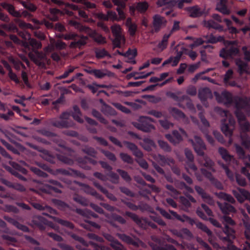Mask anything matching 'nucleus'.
Returning a JSON list of instances; mask_svg holds the SVG:
<instances>
[{"mask_svg": "<svg viewBox=\"0 0 250 250\" xmlns=\"http://www.w3.org/2000/svg\"><path fill=\"white\" fill-rule=\"evenodd\" d=\"M216 196L220 199L223 200L231 204H235L236 202L234 198L230 194L224 192L216 193Z\"/></svg>", "mask_w": 250, "mask_h": 250, "instance_id": "473e14b6", "label": "nucleus"}, {"mask_svg": "<svg viewBox=\"0 0 250 250\" xmlns=\"http://www.w3.org/2000/svg\"><path fill=\"white\" fill-rule=\"evenodd\" d=\"M110 246L114 250H126L125 247L118 240L115 241L113 243H110Z\"/></svg>", "mask_w": 250, "mask_h": 250, "instance_id": "774afa93", "label": "nucleus"}, {"mask_svg": "<svg viewBox=\"0 0 250 250\" xmlns=\"http://www.w3.org/2000/svg\"><path fill=\"white\" fill-rule=\"evenodd\" d=\"M170 37V35L165 34L164 35L162 41L158 43L157 47L160 51H162L165 49L167 45L168 40Z\"/></svg>", "mask_w": 250, "mask_h": 250, "instance_id": "8fccbe9b", "label": "nucleus"}, {"mask_svg": "<svg viewBox=\"0 0 250 250\" xmlns=\"http://www.w3.org/2000/svg\"><path fill=\"white\" fill-rule=\"evenodd\" d=\"M179 46V45L178 44L175 47V49H176V55L175 57H174V60H173V63L171 64L172 66H176V65H177L182 56L184 54L183 51H182L181 49H180V51L178 50L177 48Z\"/></svg>", "mask_w": 250, "mask_h": 250, "instance_id": "052dcab7", "label": "nucleus"}, {"mask_svg": "<svg viewBox=\"0 0 250 250\" xmlns=\"http://www.w3.org/2000/svg\"><path fill=\"white\" fill-rule=\"evenodd\" d=\"M123 143L136 157L138 158L143 157V153L135 144L126 141H124Z\"/></svg>", "mask_w": 250, "mask_h": 250, "instance_id": "412c9836", "label": "nucleus"}, {"mask_svg": "<svg viewBox=\"0 0 250 250\" xmlns=\"http://www.w3.org/2000/svg\"><path fill=\"white\" fill-rule=\"evenodd\" d=\"M234 227L226 226L223 229V232L230 238H235V230Z\"/></svg>", "mask_w": 250, "mask_h": 250, "instance_id": "603ef678", "label": "nucleus"}, {"mask_svg": "<svg viewBox=\"0 0 250 250\" xmlns=\"http://www.w3.org/2000/svg\"><path fill=\"white\" fill-rule=\"evenodd\" d=\"M29 43L30 46L32 48V50H38L41 49L42 47V43L40 41H38L35 39L30 38L28 39Z\"/></svg>", "mask_w": 250, "mask_h": 250, "instance_id": "09e8293b", "label": "nucleus"}, {"mask_svg": "<svg viewBox=\"0 0 250 250\" xmlns=\"http://www.w3.org/2000/svg\"><path fill=\"white\" fill-rule=\"evenodd\" d=\"M121 160L125 163L132 164L134 162L133 158L127 153L121 152L119 154Z\"/></svg>", "mask_w": 250, "mask_h": 250, "instance_id": "bf43d9fd", "label": "nucleus"}, {"mask_svg": "<svg viewBox=\"0 0 250 250\" xmlns=\"http://www.w3.org/2000/svg\"><path fill=\"white\" fill-rule=\"evenodd\" d=\"M246 220L243 221L244 232L243 234L246 240L245 243L250 248V219L248 214L245 215Z\"/></svg>", "mask_w": 250, "mask_h": 250, "instance_id": "a211bd4d", "label": "nucleus"}, {"mask_svg": "<svg viewBox=\"0 0 250 250\" xmlns=\"http://www.w3.org/2000/svg\"><path fill=\"white\" fill-rule=\"evenodd\" d=\"M168 110L169 113L176 120H182L186 124H189V120L188 118L182 110L174 107H170Z\"/></svg>", "mask_w": 250, "mask_h": 250, "instance_id": "4468645a", "label": "nucleus"}, {"mask_svg": "<svg viewBox=\"0 0 250 250\" xmlns=\"http://www.w3.org/2000/svg\"><path fill=\"white\" fill-rule=\"evenodd\" d=\"M82 151L84 153L93 158H96L97 154V151L95 150V149L94 147L89 146H84L82 148Z\"/></svg>", "mask_w": 250, "mask_h": 250, "instance_id": "49530a36", "label": "nucleus"}, {"mask_svg": "<svg viewBox=\"0 0 250 250\" xmlns=\"http://www.w3.org/2000/svg\"><path fill=\"white\" fill-rule=\"evenodd\" d=\"M116 235L122 241L126 243L129 245H132L133 246L138 247L139 246V243L141 241L139 239H136V241L132 239L129 236H128L124 233H117Z\"/></svg>", "mask_w": 250, "mask_h": 250, "instance_id": "393cba45", "label": "nucleus"}, {"mask_svg": "<svg viewBox=\"0 0 250 250\" xmlns=\"http://www.w3.org/2000/svg\"><path fill=\"white\" fill-rule=\"evenodd\" d=\"M218 153L221 156V158L226 162H230L235 159L234 156L229 154L228 151L223 147L218 148Z\"/></svg>", "mask_w": 250, "mask_h": 250, "instance_id": "c756f323", "label": "nucleus"}, {"mask_svg": "<svg viewBox=\"0 0 250 250\" xmlns=\"http://www.w3.org/2000/svg\"><path fill=\"white\" fill-rule=\"evenodd\" d=\"M21 4H22L25 8L32 12H35L37 9L35 5L29 2L22 1L21 2Z\"/></svg>", "mask_w": 250, "mask_h": 250, "instance_id": "69168bd1", "label": "nucleus"}, {"mask_svg": "<svg viewBox=\"0 0 250 250\" xmlns=\"http://www.w3.org/2000/svg\"><path fill=\"white\" fill-rule=\"evenodd\" d=\"M0 6L6 10L13 17L16 18H21V13L19 11H16L15 7L12 4L6 2H1Z\"/></svg>", "mask_w": 250, "mask_h": 250, "instance_id": "bb28decb", "label": "nucleus"}, {"mask_svg": "<svg viewBox=\"0 0 250 250\" xmlns=\"http://www.w3.org/2000/svg\"><path fill=\"white\" fill-rule=\"evenodd\" d=\"M125 215L130 218L140 228L144 229L147 228L148 220L146 218H140L136 214L128 211L125 212Z\"/></svg>", "mask_w": 250, "mask_h": 250, "instance_id": "dca6fc26", "label": "nucleus"}, {"mask_svg": "<svg viewBox=\"0 0 250 250\" xmlns=\"http://www.w3.org/2000/svg\"><path fill=\"white\" fill-rule=\"evenodd\" d=\"M235 115L240 127V134L250 132V123L248 121L244 113L241 111H235Z\"/></svg>", "mask_w": 250, "mask_h": 250, "instance_id": "39448f33", "label": "nucleus"}, {"mask_svg": "<svg viewBox=\"0 0 250 250\" xmlns=\"http://www.w3.org/2000/svg\"><path fill=\"white\" fill-rule=\"evenodd\" d=\"M234 147L238 159L242 160L246 167L250 168V155L246 154L244 148L239 145L235 144Z\"/></svg>", "mask_w": 250, "mask_h": 250, "instance_id": "9b49d317", "label": "nucleus"}, {"mask_svg": "<svg viewBox=\"0 0 250 250\" xmlns=\"http://www.w3.org/2000/svg\"><path fill=\"white\" fill-rule=\"evenodd\" d=\"M154 120L147 116H140L136 122H132V125L138 129L145 132H149L155 129V126L151 124Z\"/></svg>", "mask_w": 250, "mask_h": 250, "instance_id": "7ed1b4c3", "label": "nucleus"}, {"mask_svg": "<svg viewBox=\"0 0 250 250\" xmlns=\"http://www.w3.org/2000/svg\"><path fill=\"white\" fill-rule=\"evenodd\" d=\"M217 204L222 213L225 215H228L231 213H235L237 212V210L231 205V204L226 202L222 203L219 202Z\"/></svg>", "mask_w": 250, "mask_h": 250, "instance_id": "aec40b11", "label": "nucleus"}, {"mask_svg": "<svg viewBox=\"0 0 250 250\" xmlns=\"http://www.w3.org/2000/svg\"><path fill=\"white\" fill-rule=\"evenodd\" d=\"M88 38H90L92 40L97 44L102 45L106 43V39L102 34L97 32L96 30L91 29L88 35L86 36Z\"/></svg>", "mask_w": 250, "mask_h": 250, "instance_id": "f3484780", "label": "nucleus"}, {"mask_svg": "<svg viewBox=\"0 0 250 250\" xmlns=\"http://www.w3.org/2000/svg\"><path fill=\"white\" fill-rule=\"evenodd\" d=\"M46 219L44 217L39 216H33L31 220L30 223L28 225L32 228H38L41 230H44L45 229Z\"/></svg>", "mask_w": 250, "mask_h": 250, "instance_id": "2eb2a0df", "label": "nucleus"}, {"mask_svg": "<svg viewBox=\"0 0 250 250\" xmlns=\"http://www.w3.org/2000/svg\"><path fill=\"white\" fill-rule=\"evenodd\" d=\"M73 199L76 203L80 204L81 205L86 207L88 205V201L85 197L79 195L78 194H74L73 196Z\"/></svg>", "mask_w": 250, "mask_h": 250, "instance_id": "c03bdc74", "label": "nucleus"}, {"mask_svg": "<svg viewBox=\"0 0 250 250\" xmlns=\"http://www.w3.org/2000/svg\"><path fill=\"white\" fill-rule=\"evenodd\" d=\"M235 177L237 184L242 187L247 185V182L245 178L238 173L235 174Z\"/></svg>", "mask_w": 250, "mask_h": 250, "instance_id": "13d9d810", "label": "nucleus"}, {"mask_svg": "<svg viewBox=\"0 0 250 250\" xmlns=\"http://www.w3.org/2000/svg\"><path fill=\"white\" fill-rule=\"evenodd\" d=\"M52 174L54 175L62 174L65 176L75 175L81 177H83L84 176L83 174L80 171L70 168L68 169L63 168L57 169L52 173Z\"/></svg>", "mask_w": 250, "mask_h": 250, "instance_id": "6ab92c4d", "label": "nucleus"}, {"mask_svg": "<svg viewBox=\"0 0 250 250\" xmlns=\"http://www.w3.org/2000/svg\"><path fill=\"white\" fill-rule=\"evenodd\" d=\"M148 3L146 2H140L137 4L135 9L141 13L145 12L148 8Z\"/></svg>", "mask_w": 250, "mask_h": 250, "instance_id": "e2e57ef3", "label": "nucleus"}, {"mask_svg": "<svg viewBox=\"0 0 250 250\" xmlns=\"http://www.w3.org/2000/svg\"><path fill=\"white\" fill-rule=\"evenodd\" d=\"M235 64L238 68V71L240 75L245 73L250 75V70L247 63L240 59H237L235 60Z\"/></svg>", "mask_w": 250, "mask_h": 250, "instance_id": "a878e982", "label": "nucleus"}, {"mask_svg": "<svg viewBox=\"0 0 250 250\" xmlns=\"http://www.w3.org/2000/svg\"><path fill=\"white\" fill-rule=\"evenodd\" d=\"M185 10L188 12L190 17L193 18L200 17L204 14V11L198 5L186 7Z\"/></svg>", "mask_w": 250, "mask_h": 250, "instance_id": "4be33fe9", "label": "nucleus"}, {"mask_svg": "<svg viewBox=\"0 0 250 250\" xmlns=\"http://www.w3.org/2000/svg\"><path fill=\"white\" fill-rule=\"evenodd\" d=\"M220 114L222 116L228 119V123H225L226 120L225 119L224 122L222 124L221 131L226 137H232L235 129L234 119L229 114L228 111L221 110Z\"/></svg>", "mask_w": 250, "mask_h": 250, "instance_id": "f03ea898", "label": "nucleus"}, {"mask_svg": "<svg viewBox=\"0 0 250 250\" xmlns=\"http://www.w3.org/2000/svg\"><path fill=\"white\" fill-rule=\"evenodd\" d=\"M2 156L4 157H5V158H6L9 160V164L11 166H12L13 167H14L16 169H18L20 171L22 172L23 174H27V171L25 168L21 167L19 165H18V164H17L15 162H11V160L12 159V158L6 151L4 154H3Z\"/></svg>", "mask_w": 250, "mask_h": 250, "instance_id": "c9c22d12", "label": "nucleus"}, {"mask_svg": "<svg viewBox=\"0 0 250 250\" xmlns=\"http://www.w3.org/2000/svg\"><path fill=\"white\" fill-rule=\"evenodd\" d=\"M76 161L81 167L86 169H90V167L87 166L88 163H91L93 165L97 163L96 161L87 156L78 157L76 159Z\"/></svg>", "mask_w": 250, "mask_h": 250, "instance_id": "5701e85b", "label": "nucleus"}, {"mask_svg": "<svg viewBox=\"0 0 250 250\" xmlns=\"http://www.w3.org/2000/svg\"><path fill=\"white\" fill-rule=\"evenodd\" d=\"M196 226L197 228L202 230L206 233L208 236H212V232L208 228V227L200 222H196Z\"/></svg>", "mask_w": 250, "mask_h": 250, "instance_id": "6e6d98bb", "label": "nucleus"}, {"mask_svg": "<svg viewBox=\"0 0 250 250\" xmlns=\"http://www.w3.org/2000/svg\"><path fill=\"white\" fill-rule=\"evenodd\" d=\"M95 57L98 59H100L104 58L105 56H107L109 58H111V55L104 48L99 49L95 48L94 50Z\"/></svg>", "mask_w": 250, "mask_h": 250, "instance_id": "de8ad7c7", "label": "nucleus"}, {"mask_svg": "<svg viewBox=\"0 0 250 250\" xmlns=\"http://www.w3.org/2000/svg\"><path fill=\"white\" fill-rule=\"evenodd\" d=\"M74 112L72 114V116L74 120L77 122L83 124L84 122L82 118V113L80 108L77 105H74L73 107Z\"/></svg>", "mask_w": 250, "mask_h": 250, "instance_id": "f704fd0d", "label": "nucleus"}, {"mask_svg": "<svg viewBox=\"0 0 250 250\" xmlns=\"http://www.w3.org/2000/svg\"><path fill=\"white\" fill-rule=\"evenodd\" d=\"M3 218L5 220L14 226L18 229L25 232H29L30 231L29 229L27 226L21 224L15 219L6 215L4 216Z\"/></svg>", "mask_w": 250, "mask_h": 250, "instance_id": "b1692460", "label": "nucleus"}, {"mask_svg": "<svg viewBox=\"0 0 250 250\" xmlns=\"http://www.w3.org/2000/svg\"><path fill=\"white\" fill-rule=\"evenodd\" d=\"M181 94V92L178 91L177 92V93H175L172 92H167L166 93V95L167 97H169L170 98H172L173 100H174L178 102H182L184 101L185 100H188L189 97L187 95H183L182 96L181 98H179V97L178 96V95H180Z\"/></svg>", "mask_w": 250, "mask_h": 250, "instance_id": "37998d69", "label": "nucleus"}, {"mask_svg": "<svg viewBox=\"0 0 250 250\" xmlns=\"http://www.w3.org/2000/svg\"><path fill=\"white\" fill-rule=\"evenodd\" d=\"M214 96L218 102L228 105L233 103V98L232 94L226 91H223L221 94L214 92Z\"/></svg>", "mask_w": 250, "mask_h": 250, "instance_id": "f8f14e48", "label": "nucleus"}, {"mask_svg": "<svg viewBox=\"0 0 250 250\" xmlns=\"http://www.w3.org/2000/svg\"><path fill=\"white\" fill-rule=\"evenodd\" d=\"M233 103L236 108V111H240V110L242 109L250 107V97H235L233 98Z\"/></svg>", "mask_w": 250, "mask_h": 250, "instance_id": "ddd939ff", "label": "nucleus"}, {"mask_svg": "<svg viewBox=\"0 0 250 250\" xmlns=\"http://www.w3.org/2000/svg\"><path fill=\"white\" fill-rule=\"evenodd\" d=\"M52 202L59 209L64 210L69 208L68 205L62 200L57 199H53L52 200Z\"/></svg>", "mask_w": 250, "mask_h": 250, "instance_id": "864d4df0", "label": "nucleus"}, {"mask_svg": "<svg viewBox=\"0 0 250 250\" xmlns=\"http://www.w3.org/2000/svg\"><path fill=\"white\" fill-rule=\"evenodd\" d=\"M222 222L224 226L235 227L236 223L230 217L224 215L221 217Z\"/></svg>", "mask_w": 250, "mask_h": 250, "instance_id": "3c124183", "label": "nucleus"}, {"mask_svg": "<svg viewBox=\"0 0 250 250\" xmlns=\"http://www.w3.org/2000/svg\"><path fill=\"white\" fill-rule=\"evenodd\" d=\"M28 57L35 64L42 67L45 66L44 62L47 60L46 54L45 53L38 50H34L33 53L29 52Z\"/></svg>", "mask_w": 250, "mask_h": 250, "instance_id": "20e7f679", "label": "nucleus"}, {"mask_svg": "<svg viewBox=\"0 0 250 250\" xmlns=\"http://www.w3.org/2000/svg\"><path fill=\"white\" fill-rule=\"evenodd\" d=\"M70 113L68 112H62L59 116L61 121L54 120L52 121V125L58 128H68L71 125L67 121L70 117Z\"/></svg>", "mask_w": 250, "mask_h": 250, "instance_id": "6e6552de", "label": "nucleus"}, {"mask_svg": "<svg viewBox=\"0 0 250 250\" xmlns=\"http://www.w3.org/2000/svg\"><path fill=\"white\" fill-rule=\"evenodd\" d=\"M39 190L41 192L46 194H51L52 191H54L57 193H62V191L60 189L48 184L43 185L42 187L39 188Z\"/></svg>", "mask_w": 250, "mask_h": 250, "instance_id": "7c9ffc66", "label": "nucleus"}, {"mask_svg": "<svg viewBox=\"0 0 250 250\" xmlns=\"http://www.w3.org/2000/svg\"><path fill=\"white\" fill-rule=\"evenodd\" d=\"M232 193L240 204L243 203L246 200L250 201V192L245 188H238L237 190H232Z\"/></svg>", "mask_w": 250, "mask_h": 250, "instance_id": "1a4fd4ad", "label": "nucleus"}, {"mask_svg": "<svg viewBox=\"0 0 250 250\" xmlns=\"http://www.w3.org/2000/svg\"><path fill=\"white\" fill-rule=\"evenodd\" d=\"M204 26L208 29L213 28L218 30L220 31H223V26L218 24L212 20L203 21Z\"/></svg>", "mask_w": 250, "mask_h": 250, "instance_id": "72a5a7b5", "label": "nucleus"}, {"mask_svg": "<svg viewBox=\"0 0 250 250\" xmlns=\"http://www.w3.org/2000/svg\"><path fill=\"white\" fill-rule=\"evenodd\" d=\"M91 114L92 116L96 118L101 123L104 125L108 124V122L106 120L102 115V114L95 109H92L91 110Z\"/></svg>", "mask_w": 250, "mask_h": 250, "instance_id": "a18cd8bd", "label": "nucleus"}, {"mask_svg": "<svg viewBox=\"0 0 250 250\" xmlns=\"http://www.w3.org/2000/svg\"><path fill=\"white\" fill-rule=\"evenodd\" d=\"M198 156H200L197 159V162L201 166L210 169L213 172H216V170L214 168L215 162L208 155L204 152L203 155Z\"/></svg>", "mask_w": 250, "mask_h": 250, "instance_id": "0eeeda50", "label": "nucleus"}, {"mask_svg": "<svg viewBox=\"0 0 250 250\" xmlns=\"http://www.w3.org/2000/svg\"><path fill=\"white\" fill-rule=\"evenodd\" d=\"M152 22L153 29L155 32H158L162 28L166 27L167 21L165 17L158 14H156L152 18Z\"/></svg>", "mask_w": 250, "mask_h": 250, "instance_id": "9d476101", "label": "nucleus"}, {"mask_svg": "<svg viewBox=\"0 0 250 250\" xmlns=\"http://www.w3.org/2000/svg\"><path fill=\"white\" fill-rule=\"evenodd\" d=\"M43 214L63 226L66 227L70 229H74V225L71 222L50 215L46 213H43Z\"/></svg>", "mask_w": 250, "mask_h": 250, "instance_id": "c85d7f7f", "label": "nucleus"}, {"mask_svg": "<svg viewBox=\"0 0 250 250\" xmlns=\"http://www.w3.org/2000/svg\"><path fill=\"white\" fill-rule=\"evenodd\" d=\"M30 169L34 174H35L36 175H37L40 177H43V178H46L48 176L46 173L41 170L40 169H39L37 167H30Z\"/></svg>", "mask_w": 250, "mask_h": 250, "instance_id": "0e129e2a", "label": "nucleus"}, {"mask_svg": "<svg viewBox=\"0 0 250 250\" xmlns=\"http://www.w3.org/2000/svg\"><path fill=\"white\" fill-rule=\"evenodd\" d=\"M201 173L207 178L210 183L215 180L216 178L212 175L211 172L204 168H201Z\"/></svg>", "mask_w": 250, "mask_h": 250, "instance_id": "338daca9", "label": "nucleus"}, {"mask_svg": "<svg viewBox=\"0 0 250 250\" xmlns=\"http://www.w3.org/2000/svg\"><path fill=\"white\" fill-rule=\"evenodd\" d=\"M152 72H148L146 74H145L144 72L138 73L136 72H132L126 76L127 79L129 80L132 77H134L135 80L140 79H144L150 76Z\"/></svg>", "mask_w": 250, "mask_h": 250, "instance_id": "58836bf2", "label": "nucleus"}, {"mask_svg": "<svg viewBox=\"0 0 250 250\" xmlns=\"http://www.w3.org/2000/svg\"><path fill=\"white\" fill-rule=\"evenodd\" d=\"M211 94L209 88L208 87L201 88L198 90V97L201 101H205Z\"/></svg>", "mask_w": 250, "mask_h": 250, "instance_id": "4c0bfd02", "label": "nucleus"}, {"mask_svg": "<svg viewBox=\"0 0 250 250\" xmlns=\"http://www.w3.org/2000/svg\"><path fill=\"white\" fill-rule=\"evenodd\" d=\"M169 212L176 219H177L178 220H179L181 222H184L185 221H188L191 225H193L194 224H196V223L193 219L188 216L186 215H183L182 216H181L179 215V214H178L177 213V212H176L175 211H174L173 210H169Z\"/></svg>", "mask_w": 250, "mask_h": 250, "instance_id": "2f4dec72", "label": "nucleus"}, {"mask_svg": "<svg viewBox=\"0 0 250 250\" xmlns=\"http://www.w3.org/2000/svg\"><path fill=\"white\" fill-rule=\"evenodd\" d=\"M159 146L164 151L170 152L172 150L170 146L166 141L162 140H159L157 141Z\"/></svg>", "mask_w": 250, "mask_h": 250, "instance_id": "5fc2aeb1", "label": "nucleus"}, {"mask_svg": "<svg viewBox=\"0 0 250 250\" xmlns=\"http://www.w3.org/2000/svg\"><path fill=\"white\" fill-rule=\"evenodd\" d=\"M1 238L8 245L17 246V244L18 243V240L15 237L7 234L2 235Z\"/></svg>", "mask_w": 250, "mask_h": 250, "instance_id": "79ce46f5", "label": "nucleus"}, {"mask_svg": "<svg viewBox=\"0 0 250 250\" xmlns=\"http://www.w3.org/2000/svg\"><path fill=\"white\" fill-rule=\"evenodd\" d=\"M193 148L197 155H203V153L207 150L206 145L202 138L197 135L194 136V140L190 139Z\"/></svg>", "mask_w": 250, "mask_h": 250, "instance_id": "423d86ee", "label": "nucleus"}, {"mask_svg": "<svg viewBox=\"0 0 250 250\" xmlns=\"http://www.w3.org/2000/svg\"><path fill=\"white\" fill-rule=\"evenodd\" d=\"M158 157L160 161L161 162V165L162 166H164L165 165L171 166L175 164V161L172 158H167L164 155H162L161 154H158Z\"/></svg>", "mask_w": 250, "mask_h": 250, "instance_id": "ea45409f", "label": "nucleus"}, {"mask_svg": "<svg viewBox=\"0 0 250 250\" xmlns=\"http://www.w3.org/2000/svg\"><path fill=\"white\" fill-rule=\"evenodd\" d=\"M241 145L246 149H250V136L247 134H240Z\"/></svg>", "mask_w": 250, "mask_h": 250, "instance_id": "a19ab883", "label": "nucleus"}, {"mask_svg": "<svg viewBox=\"0 0 250 250\" xmlns=\"http://www.w3.org/2000/svg\"><path fill=\"white\" fill-rule=\"evenodd\" d=\"M114 37L115 38L112 41V44L114 48H120L122 44H124L125 43V38L123 35L121 34Z\"/></svg>", "mask_w": 250, "mask_h": 250, "instance_id": "e433bc0d", "label": "nucleus"}, {"mask_svg": "<svg viewBox=\"0 0 250 250\" xmlns=\"http://www.w3.org/2000/svg\"><path fill=\"white\" fill-rule=\"evenodd\" d=\"M56 37L66 41H72L69 44V47L71 49H82L88 42V37L73 32H70L65 34H59Z\"/></svg>", "mask_w": 250, "mask_h": 250, "instance_id": "f257e3e1", "label": "nucleus"}, {"mask_svg": "<svg viewBox=\"0 0 250 250\" xmlns=\"http://www.w3.org/2000/svg\"><path fill=\"white\" fill-rule=\"evenodd\" d=\"M227 49L228 51L229 58H233L234 57L239 56L240 51L237 47L234 46H230Z\"/></svg>", "mask_w": 250, "mask_h": 250, "instance_id": "680f3d73", "label": "nucleus"}, {"mask_svg": "<svg viewBox=\"0 0 250 250\" xmlns=\"http://www.w3.org/2000/svg\"><path fill=\"white\" fill-rule=\"evenodd\" d=\"M49 42L52 45V49H55L57 50H64L67 47L66 43L61 40L56 41L53 38H49Z\"/></svg>", "mask_w": 250, "mask_h": 250, "instance_id": "cd10ccee", "label": "nucleus"}, {"mask_svg": "<svg viewBox=\"0 0 250 250\" xmlns=\"http://www.w3.org/2000/svg\"><path fill=\"white\" fill-rule=\"evenodd\" d=\"M101 152L107 158L109 161L115 162L117 161V157L115 154L108 150L101 149Z\"/></svg>", "mask_w": 250, "mask_h": 250, "instance_id": "4d7b16f0", "label": "nucleus"}]
</instances>
